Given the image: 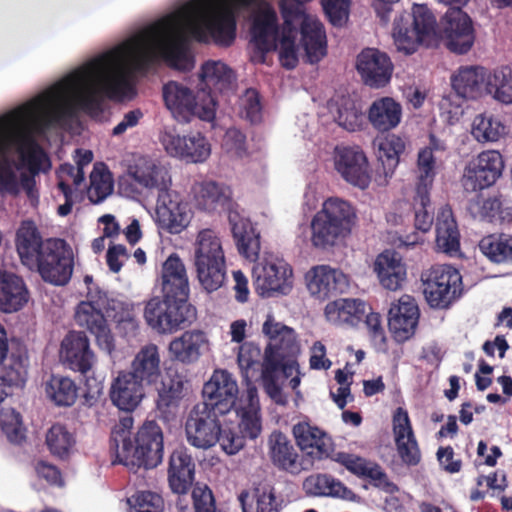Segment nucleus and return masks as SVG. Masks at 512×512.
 I'll return each instance as SVG.
<instances>
[{
	"mask_svg": "<svg viewBox=\"0 0 512 512\" xmlns=\"http://www.w3.org/2000/svg\"><path fill=\"white\" fill-rule=\"evenodd\" d=\"M356 211L350 202L339 197H329L311 221V242L316 248L326 249L337 245L352 231Z\"/></svg>",
	"mask_w": 512,
	"mask_h": 512,
	"instance_id": "nucleus-5",
	"label": "nucleus"
},
{
	"mask_svg": "<svg viewBox=\"0 0 512 512\" xmlns=\"http://www.w3.org/2000/svg\"><path fill=\"white\" fill-rule=\"evenodd\" d=\"M261 272L257 276V282L262 289V293L267 296H272L278 292L287 294L292 288L293 270L291 266L284 260V258H263Z\"/></svg>",
	"mask_w": 512,
	"mask_h": 512,
	"instance_id": "nucleus-26",
	"label": "nucleus"
},
{
	"mask_svg": "<svg viewBox=\"0 0 512 512\" xmlns=\"http://www.w3.org/2000/svg\"><path fill=\"white\" fill-rule=\"evenodd\" d=\"M486 90L501 103L512 104V68L502 66L487 78Z\"/></svg>",
	"mask_w": 512,
	"mask_h": 512,
	"instance_id": "nucleus-55",
	"label": "nucleus"
},
{
	"mask_svg": "<svg viewBox=\"0 0 512 512\" xmlns=\"http://www.w3.org/2000/svg\"><path fill=\"white\" fill-rule=\"evenodd\" d=\"M502 203L497 197L487 199L476 195L468 204V210L474 218L493 222L500 217Z\"/></svg>",
	"mask_w": 512,
	"mask_h": 512,
	"instance_id": "nucleus-59",
	"label": "nucleus"
},
{
	"mask_svg": "<svg viewBox=\"0 0 512 512\" xmlns=\"http://www.w3.org/2000/svg\"><path fill=\"white\" fill-rule=\"evenodd\" d=\"M161 279L163 296L146 303L144 319L159 334H171L189 326L196 318V309L188 302L189 281L181 258H166Z\"/></svg>",
	"mask_w": 512,
	"mask_h": 512,
	"instance_id": "nucleus-3",
	"label": "nucleus"
},
{
	"mask_svg": "<svg viewBox=\"0 0 512 512\" xmlns=\"http://www.w3.org/2000/svg\"><path fill=\"white\" fill-rule=\"evenodd\" d=\"M127 372L145 386L155 385L161 377V358L158 346L149 343L141 347Z\"/></svg>",
	"mask_w": 512,
	"mask_h": 512,
	"instance_id": "nucleus-32",
	"label": "nucleus"
},
{
	"mask_svg": "<svg viewBox=\"0 0 512 512\" xmlns=\"http://www.w3.org/2000/svg\"><path fill=\"white\" fill-rule=\"evenodd\" d=\"M0 427L12 443H21L25 438L21 414L13 408H1Z\"/></svg>",
	"mask_w": 512,
	"mask_h": 512,
	"instance_id": "nucleus-58",
	"label": "nucleus"
},
{
	"mask_svg": "<svg viewBox=\"0 0 512 512\" xmlns=\"http://www.w3.org/2000/svg\"><path fill=\"white\" fill-rule=\"evenodd\" d=\"M334 461L357 477L368 479L375 488L390 494L398 491L397 485L389 480L387 473L376 462L346 452H337Z\"/></svg>",
	"mask_w": 512,
	"mask_h": 512,
	"instance_id": "nucleus-22",
	"label": "nucleus"
},
{
	"mask_svg": "<svg viewBox=\"0 0 512 512\" xmlns=\"http://www.w3.org/2000/svg\"><path fill=\"white\" fill-rule=\"evenodd\" d=\"M303 489L308 495L346 497L350 490L339 480L327 474H313L303 481Z\"/></svg>",
	"mask_w": 512,
	"mask_h": 512,
	"instance_id": "nucleus-51",
	"label": "nucleus"
},
{
	"mask_svg": "<svg viewBox=\"0 0 512 512\" xmlns=\"http://www.w3.org/2000/svg\"><path fill=\"white\" fill-rule=\"evenodd\" d=\"M356 68L363 82L372 88L386 86L390 82L393 72L390 57L376 48L362 50L357 56Z\"/></svg>",
	"mask_w": 512,
	"mask_h": 512,
	"instance_id": "nucleus-21",
	"label": "nucleus"
},
{
	"mask_svg": "<svg viewBox=\"0 0 512 512\" xmlns=\"http://www.w3.org/2000/svg\"><path fill=\"white\" fill-rule=\"evenodd\" d=\"M267 445L270 461L279 471L296 476L312 470L309 458L300 454L297 445L280 430L269 435Z\"/></svg>",
	"mask_w": 512,
	"mask_h": 512,
	"instance_id": "nucleus-14",
	"label": "nucleus"
},
{
	"mask_svg": "<svg viewBox=\"0 0 512 512\" xmlns=\"http://www.w3.org/2000/svg\"><path fill=\"white\" fill-rule=\"evenodd\" d=\"M292 435L299 450L309 458L312 468L316 461L326 459L334 461L335 444L324 429L309 421H300L293 425Z\"/></svg>",
	"mask_w": 512,
	"mask_h": 512,
	"instance_id": "nucleus-12",
	"label": "nucleus"
},
{
	"mask_svg": "<svg viewBox=\"0 0 512 512\" xmlns=\"http://www.w3.org/2000/svg\"><path fill=\"white\" fill-rule=\"evenodd\" d=\"M186 143L183 145V154H179V158L187 159L194 163L204 162L211 153L210 144L201 134L196 133L186 137Z\"/></svg>",
	"mask_w": 512,
	"mask_h": 512,
	"instance_id": "nucleus-60",
	"label": "nucleus"
},
{
	"mask_svg": "<svg viewBox=\"0 0 512 512\" xmlns=\"http://www.w3.org/2000/svg\"><path fill=\"white\" fill-rule=\"evenodd\" d=\"M437 155H432L430 149H420L416 162V191L421 201L427 202V192H430L436 176Z\"/></svg>",
	"mask_w": 512,
	"mask_h": 512,
	"instance_id": "nucleus-48",
	"label": "nucleus"
},
{
	"mask_svg": "<svg viewBox=\"0 0 512 512\" xmlns=\"http://www.w3.org/2000/svg\"><path fill=\"white\" fill-rule=\"evenodd\" d=\"M0 404L13 394V388H22L27 380L28 356L25 352L12 351L0 360Z\"/></svg>",
	"mask_w": 512,
	"mask_h": 512,
	"instance_id": "nucleus-27",
	"label": "nucleus"
},
{
	"mask_svg": "<svg viewBox=\"0 0 512 512\" xmlns=\"http://www.w3.org/2000/svg\"><path fill=\"white\" fill-rule=\"evenodd\" d=\"M43 281L54 286H65L71 279L74 258H35Z\"/></svg>",
	"mask_w": 512,
	"mask_h": 512,
	"instance_id": "nucleus-45",
	"label": "nucleus"
},
{
	"mask_svg": "<svg viewBox=\"0 0 512 512\" xmlns=\"http://www.w3.org/2000/svg\"><path fill=\"white\" fill-rule=\"evenodd\" d=\"M113 190V181L110 171L104 163H96L90 174L88 198L94 203L102 202Z\"/></svg>",
	"mask_w": 512,
	"mask_h": 512,
	"instance_id": "nucleus-56",
	"label": "nucleus"
},
{
	"mask_svg": "<svg viewBox=\"0 0 512 512\" xmlns=\"http://www.w3.org/2000/svg\"><path fill=\"white\" fill-rule=\"evenodd\" d=\"M367 305L360 299L340 298L329 302L324 310L328 322L333 325L357 326L366 314Z\"/></svg>",
	"mask_w": 512,
	"mask_h": 512,
	"instance_id": "nucleus-37",
	"label": "nucleus"
},
{
	"mask_svg": "<svg viewBox=\"0 0 512 512\" xmlns=\"http://www.w3.org/2000/svg\"><path fill=\"white\" fill-rule=\"evenodd\" d=\"M70 93H76L78 104L85 113L99 115L103 112L106 96L85 64L31 101L0 117L1 193H19L18 177L6 156L12 146L18 148L16 135L27 131L28 124H33L37 132L61 125L72 115L71 107L65 103Z\"/></svg>",
	"mask_w": 512,
	"mask_h": 512,
	"instance_id": "nucleus-2",
	"label": "nucleus"
},
{
	"mask_svg": "<svg viewBox=\"0 0 512 512\" xmlns=\"http://www.w3.org/2000/svg\"><path fill=\"white\" fill-rule=\"evenodd\" d=\"M208 345L206 334L201 330H188L171 340L168 352L172 361L190 365L198 361Z\"/></svg>",
	"mask_w": 512,
	"mask_h": 512,
	"instance_id": "nucleus-33",
	"label": "nucleus"
},
{
	"mask_svg": "<svg viewBox=\"0 0 512 512\" xmlns=\"http://www.w3.org/2000/svg\"><path fill=\"white\" fill-rule=\"evenodd\" d=\"M487 79L481 67H460L451 77V85L455 93L464 99H476L486 88Z\"/></svg>",
	"mask_w": 512,
	"mask_h": 512,
	"instance_id": "nucleus-40",
	"label": "nucleus"
},
{
	"mask_svg": "<svg viewBox=\"0 0 512 512\" xmlns=\"http://www.w3.org/2000/svg\"><path fill=\"white\" fill-rule=\"evenodd\" d=\"M402 119V106L392 97H381L372 102L368 109V120L378 132L395 129Z\"/></svg>",
	"mask_w": 512,
	"mask_h": 512,
	"instance_id": "nucleus-38",
	"label": "nucleus"
},
{
	"mask_svg": "<svg viewBox=\"0 0 512 512\" xmlns=\"http://www.w3.org/2000/svg\"><path fill=\"white\" fill-rule=\"evenodd\" d=\"M293 15H299L297 11H290L288 9L282 10V18L284 20L281 37L278 41L280 43L279 57L283 67L293 69L298 64L297 49L295 44L296 30L291 28V21Z\"/></svg>",
	"mask_w": 512,
	"mask_h": 512,
	"instance_id": "nucleus-49",
	"label": "nucleus"
},
{
	"mask_svg": "<svg viewBox=\"0 0 512 512\" xmlns=\"http://www.w3.org/2000/svg\"><path fill=\"white\" fill-rule=\"evenodd\" d=\"M195 256H224L221 240L214 230L199 231L196 238Z\"/></svg>",
	"mask_w": 512,
	"mask_h": 512,
	"instance_id": "nucleus-63",
	"label": "nucleus"
},
{
	"mask_svg": "<svg viewBox=\"0 0 512 512\" xmlns=\"http://www.w3.org/2000/svg\"><path fill=\"white\" fill-rule=\"evenodd\" d=\"M503 169V157L498 151H483L465 167L462 185L467 192L483 190L495 184Z\"/></svg>",
	"mask_w": 512,
	"mask_h": 512,
	"instance_id": "nucleus-13",
	"label": "nucleus"
},
{
	"mask_svg": "<svg viewBox=\"0 0 512 512\" xmlns=\"http://www.w3.org/2000/svg\"><path fill=\"white\" fill-rule=\"evenodd\" d=\"M48 398L57 406H71L78 396L75 382L64 376L52 375L45 385Z\"/></svg>",
	"mask_w": 512,
	"mask_h": 512,
	"instance_id": "nucleus-53",
	"label": "nucleus"
},
{
	"mask_svg": "<svg viewBox=\"0 0 512 512\" xmlns=\"http://www.w3.org/2000/svg\"><path fill=\"white\" fill-rule=\"evenodd\" d=\"M87 300L78 304L75 312L76 324L95 337L98 347L108 354L115 350V340L107 320L102 313L111 299L98 285L89 286Z\"/></svg>",
	"mask_w": 512,
	"mask_h": 512,
	"instance_id": "nucleus-8",
	"label": "nucleus"
},
{
	"mask_svg": "<svg viewBox=\"0 0 512 512\" xmlns=\"http://www.w3.org/2000/svg\"><path fill=\"white\" fill-rule=\"evenodd\" d=\"M232 235L241 256H259L260 234L252 224L240 219L232 224Z\"/></svg>",
	"mask_w": 512,
	"mask_h": 512,
	"instance_id": "nucleus-52",
	"label": "nucleus"
},
{
	"mask_svg": "<svg viewBox=\"0 0 512 512\" xmlns=\"http://www.w3.org/2000/svg\"><path fill=\"white\" fill-rule=\"evenodd\" d=\"M305 279L310 294L320 300L343 293L349 286L346 274L325 265L311 268Z\"/></svg>",
	"mask_w": 512,
	"mask_h": 512,
	"instance_id": "nucleus-23",
	"label": "nucleus"
},
{
	"mask_svg": "<svg viewBox=\"0 0 512 512\" xmlns=\"http://www.w3.org/2000/svg\"><path fill=\"white\" fill-rule=\"evenodd\" d=\"M195 478V463L184 446L173 450L169 457L168 482L171 490L185 494L191 488Z\"/></svg>",
	"mask_w": 512,
	"mask_h": 512,
	"instance_id": "nucleus-30",
	"label": "nucleus"
},
{
	"mask_svg": "<svg viewBox=\"0 0 512 512\" xmlns=\"http://www.w3.org/2000/svg\"><path fill=\"white\" fill-rule=\"evenodd\" d=\"M374 270L380 284L388 290L396 291L406 280V265L402 258H376Z\"/></svg>",
	"mask_w": 512,
	"mask_h": 512,
	"instance_id": "nucleus-47",
	"label": "nucleus"
},
{
	"mask_svg": "<svg viewBox=\"0 0 512 512\" xmlns=\"http://www.w3.org/2000/svg\"><path fill=\"white\" fill-rule=\"evenodd\" d=\"M60 358L69 369L86 374L96 362V355L90 347V341L82 331H69L63 338Z\"/></svg>",
	"mask_w": 512,
	"mask_h": 512,
	"instance_id": "nucleus-20",
	"label": "nucleus"
},
{
	"mask_svg": "<svg viewBox=\"0 0 512 512\" xmlns=\"http://www.w3.org/2000/svg\"><path fill=\"white\" fill-rule=\"evenodd\" d=\"M144 387L127 370L120 371L111 384L110 399L120 410L133 411L145 396Z\"/></svg>",
	"mask_w": 512,
	"mask_h": 512,
	"instance_id": "nucleus-31",
	"label": "nucleus"
},
{
	"mask_svg": "<svg viewBox=\"0 0 512 512\" xmlns=\"http://www.w3.org/2000/svg\"><path fill=\"white\" fill-rule=\"evenodd\" d=\"M505 133V126L493 116L478 115L473 121L472 134L479 142H494Z\"/></svg>",
	"mask_w": 512,
	"mask_h": 512,
	"instance_id": "nucleus-57",
	"label": "nucleus"
},
{
	"mask_svg": "<svg viewBox=\"0 0 512 512\" xmlns=\"http://www.w3.org/2000/svg\"><path fill=\"white\" fill-rule=\"evenodd\" d=\"M437 22L426 5L416 4L412 14H402L394 22L393 37L399 51L412 54L420 43L436 34Z\"/></svg>",
	"mask_w": 512,
	"mask_h": 512,
	"instance_id": "nucleus-9",
	"label": "nucleus"
},
{
	"mask_svg": "<svg viewBox=\"0 0 512 512\" xmlns=\"http://www.w3.org/2000/svg\"><path fill=\"white\" fill-rule=\"evenodd\" d=\"M116 447V460L125 466L152 469L163 459V433L155 421H146L138 429L134 443L130 438H122L121 446L113 440Z\"/></svg>",
	"mask_w": 512,
	"mask_h": 512,
	"instance_id": "nucleus-6",
	"label": "nucleus"
},
{
	"mask_svg": "<svg viewBox=\"0 0 512 512\" xmlns=\"http://www.w3.org/2000/svg\"><path fill=\"white\" fill-rule=\"evenodd\" d=\"M420 309L414 297L404 294L393 302L388 311V327L397 343L410 340L416 332Z\"/></svg>",
	"mask_w": 512,
	"mask_h": 512,
	"instance_id": "nucleus-18",
	"label": "nucleus"
},
{
	"mask_svg": "<svg viewBox=\"0 0 512 512\" xmlns=\"http://www.w3.org/2000/svg\"><path fill=\"white\" fill-rule=\"evenodd\" d=\"M437 252L451 254L460 250V233L449 205L442 206L436 218Z\"/></svg>",
	"mask_w": 512,
	"mask_h": 512,
	"instance_id": "nucleus-39",
	"label": "nucleus"
},
{
	"mask_svg": "<svg viewBox=\"0 0 512 512\" xmlns=\"http://www.w3.org/2000/svg\"><path fill=\"white\" fill-rule=\"evenodd\" d=\"M15 243L18 256H43V240L32 220L22 221L16 232Z\"/></svg>",
	"mask_w": 512,
	"mask_h": 512,
	"instance_id": "nucleus-50",
	"label": "nucleus"
},
{
	"mask_svg": "<svg viewBox=\"0 0 512 512\" xmlns=\"http://www.w3.org/2000/svg\"><path fill=\"white\" fill-rule=\"evenodd\" d=\"M257 0H190L121 45L86 64L107 98L121 99L131 84L122 72L124 62L134 70L146 72L160 58L171 67L190 70L186 33L200 43L229 47L236 38L235 8H246Z\"/></svg>",
	"mask_w": 512,
	"mask_h": 512,
	"instance_id": "nucleus-1",
	"label": "nucleus"
},
{
	"mask_svg": "<svg viewBox=\"0 0 512 512\" xmlns=\"http://www.w3.org/2000/svg\"><path fill=\"white\" fill-rule=\"evenodd\" d=\"M191 220V211L181 195L172 190L158 194L156 203V224L170 233L179 234L187 228Z\"/></svg>",
	"mask_w": 512,
	"mask_h": 512,
	"instance_id": "nucleus-17",
	"label": "nucleus"
},
{
	"mask_svg": "<svg viewBox=\"0 0 512 512\" xmlns=\"http://www.w3.org/2000/svg\"><path fill=\"white\" fill-rule=\"evenodd\" d=\"M186 377L177 371H168L158 389L157 409L165 418L174 413L185 396Z\"/></svg>",
	"mask_w": 512,
	"mask_h": 512,
	"instance_id": "nucleus-36",
	"label": "nucleus"
},
{
	"mask_svg": "<svg viewBox=\"0 0 512 512\" xmlns=\"http://www.w3.org/2000/svg\"><path fill=\"white\" fill-rule=\"evenodd\" d=\"M198 280L205 291L212 293L227 279L225 258H196Z\"/></svg>",
	"mask_w": 512,
	"mask_h": 512,
	"instance_id": "nucleus-44",
	"label": "nucleus"
},
{
	"mask_svg": "<svg viewBox=\"0 0 512 512\" xmlns=\"http://www.w3.org/2000/svg\"><path fill=\"white\" fill-rule=\"evenodd\" d=\"M163 100L166 107L175 117L185 120L198 113V105L193 91L187 86L169 81L162 89Z\"/></svg>",
	"mask_w": 512,
	"mask_h": 512,
	"instance_id": "nucleus-35",
	"label": "nucleus"
},
{
	"mask_svg": "<svg viewBox=\"0 0 512 512\" xmlns=\"http://www.w3.org/2000/svg\"><path fill=\"white\" fill-rule=\"evenodd\" d=\"M239 432L248 439L258 438L262 432V418L257 389H247V403L237 410Z\"/></svg>",
	"mask_w": 512,
	"mask_h": 512,
	"instance_id": "nucleus-42",
	"label": "nucleus"
},
{
	"mask_svg": "<svg viewBox=\"0 0 512 512\" xmlns=\"http://www.w3.org/2000/svg\"><path fill=\"white\" fill-rule=\"evenodd\" d=\"M420 280L424 298L433 309L447 310L462 297V275L451 265H436L423 270Z\"/></svg>",
	"mask_w": 512,
	"mask_h": 512,
	"instance_id": "nucleus-7",
	"label": "nucleus"
},
{
	"mask_svg": "<svg viewBox=\"0 0 512 512\" xmlns=\"http://www.w3.org/2000/svg\"><path fill=\"white\" fill-rule=\"evenodd\" d=\"M335 170L349 184L362 190L371 182L366 154L359 146H337L334 152Z\"/></svg>",
	"mask_w": 512,
	"mask_h": 512,
	"instance_id": "nucleus-16",
	"label": "nucleus"
},
{
	"mask_svg": "<svg viewBox=\"0 0 512 512\" xmlns=\"http://www.w3.org/2000/svg\"><path fill=\"white\" fill-rule=\"evenodd\" d=\"M374 145L377 147V159L382 165L385 177L392 176L399 164L400 155L405 150L404 140L395 134H388L377 137Z\"/></svg>",
	"mask_w": 512,
	"mask_h": 512,
	"instance_id": "nucleus-46",
	"label": "nucleus"
},
{
	"mask_svg": "<svg viewBox=\"0 0 512 512\" xmlns=\"http://www.w3.org/2000/svg\"><path fill=\"white\" fill-rule=\"evenodd\" d=\"M393 431L397 451L402 461L409 466H416L421 460L420 449L408 413L401 407L397 408L393 415Z\"/></svg>",
	"mask_w": 512,
	"mask_h": 512,
	"instance_id": "nucleus-29",
	"label": "nucleus"
},
{
	"mask_svg": "<svg viewBox=\"0 0 512 512\" xmlns=\"http://www.w3.org/2000/svg\"><path fill=\"white\" fill-rule=\"evenodd\" d=\"M129 175L141 187L156 189L158 194L172 191L168 169L148 157H139L135 164L129 167Z\"/></svg>",
	"mask_w": 512,
	"mask_h": 512,
	"instance_id": "nucleus-28",
	"label": "nucleus"
},
{
	"mask_svg": "<svg viewBox=\"0 0 512 512\" xmlns=\"http://www.w3.org/2000/svg\"><path fill=\"white\" fill-rule=\"evenodd\" d=\"M30 299V292L22 277L8 271H0V311L18 312Z\"/></svg>",
	"mask_w": 512,
	"mask_h": 512,
	"instance_id": "nucleus-34",
	"label": "nucleus"
},
{
	"mask_svg": "<svg viewBox=\"0 0 512 512\" xmlns=\"http://www.w3.org/2000/svg\"><path fill=\"white\" fill-rule=\"evenodd\" d=\"M200 80L211 93H226L233 88L235 74L221 61H207L201 67Z\"/></svg>",
	"mask_w": 512,
	"mask_h": 512,
	"instance_id": "nucleus-43",
	"label": "nucleus"
},
{
	"mask_svg": "<svg viewBox=\"0 0 512 512\" xmlns=\"http://www.w3.org/2000/svg\"><path fill=\"white\" fill-rule=\"evenodd\" d=\"M45 442L52 455L65 459L73 450L76 438L65 425L56 423L48 429Z\"/></svg>",
	"mask_w": 512,
	"mask_h": 512,
	"instance_id": "nucleus-54",
	"label": "nucleus"
},
{
	"mask_svg": "<svg viewBox=\"0 0 512 512\" xmlns=\"http://www.w3.org/2000/svg\"><path fill=\"white\" fill-rule=\"evenodd\" d=\"M262 332L269 338L262 364V381L267 394L277 404H283L282 389L278 384L279 376L289 378L297 371L296 356L299 347L295 331L287 325L275 321L269 314L263 323Z\"/></svg>",
	"mask_w": 512,
	"mask_h": 512,
	"instance_id": "nucleus-4",
	"label": "nucleus"
},
{
	"mask_svg": "<svg viewBox=\"0 0 512 512\" xmlns=\"http://www.w3.org/2000/svg\"><path fill=\"white\" fill-rule=\"evenodd\" d=\"M238 385L227 370H215L210 380L203 386V401L220 413H229L234 408L238 396Z\"/></svg>",
	"mask_w": 512,
	"mask_h": 512,
	"instance_id": "nucleus-19",
	"label": "nucleus"
},
{
	"mask_svg": "<svg viewBox=\"0 0 512 512\" xmlns=\"http://www.w3.org/2000/svg\"><path fill=\"white\" fill-rule=\"evenodd\" d=\"M442 37L449 51L466 54L475 42L471 18L460 7H450L442 19Z\"/></svg>",
	"mask_w": 512,
	"mask_h": 512,
	"instance_id": "nucleus-15",
	"label": "nucleus"
},
{
	"mask_svg": "<svg viewBox=\"0 0 512 512\" xmlns=\"http://www.w3.org/2000/svg\"><path fill=\"white\" fill-rule=\"evenodd\" d=\"M32 130H34L33 124H28L27 131H20L16 135L21 165L28 170V173L22 172L20 174L19 188H23L30 198L34 195L35 177L41 172L49 171L51 168L49 156L35 140Z\"/></svg>",
	"mask_w": 512,
	"mask_h": 512,
	"instance_id": "nucleus-10",
	"label": "nucleus"
},
{
	"mask_svg": "<svg viewBox=\"0 0 512 512\" xmlns=\"http://www.w3.org/2000/svg\"><path fill=\"white\" fill-rule=\"evenodd\" d=\"M220 413L207 404L197 403L189 412L185 422L187 442L198 449L207 450L219 441L221 422Z\"/></svg>",
	"mask_w": 512,
	"mask_h": 512,
	"instance_id": "nucleus-11",
	"label": "nucleus"
},
{
	"mask_svg": "<svg viewBox=\"0 0 512 512\" xmlns=\"http://www.w3.org/2000/svg\"><path fill=\"white\" fill-rule=\"evenodd\" d=\"M130 512H164L162 497L151 491L137 492L128 499Z\"/></svg>",
	"mask_w": 512,
	"mask_h": 512,
	"instance_id": "nucleus-62",
	"label": "nucleus"
},
{
	"mask_svg": "<svg viewBox=\"0 0 512 512\" xmlns=\"http://www.w3.org/2000/svg\"><path fill=\"white\" fill-rule=\"evenodd\" d=\"M198 210L207 213L231 212L235 206L230 187L215 181H202L193 187Z\"/></svg>",
	"mask_w": 512,
	"mask_h": 512,
	"instance_id": "nucleus-24",
	"label": "nucleus"
},
{
	"mask_svg": "<svg viewBox=\"0 0 512 512\" xmlns=\"http://www.w3.org/2000/svg\"><path fill=\"white\" fill-rule=\"evenodd\" d=\"M261 359V349L253 342H244L239 347L237 355L238 366L241 370L242 376L249 379L250 370L259 366Z\"/></svg>",
	"mask_w": 512,
	"mask_h": 512,
	"instance_id": "nucleus-64",
	"label": "nucleus"
},
{
	"mask_svg": "<svg viewBox=\"0 0 512 512\" xmlns=\"http://www.w3.org/2000/svg\"><path fill=\"white\" fill-rule=\"evenodd\" d=\"M479 249L484 256H512V236L507 234H490L479 242Z\"/></svg>",
	"mask_w": 512,
	"mask_h": 512,
	"instance_id": "nucleus-61",
	"label": "nucleus"
},
{
	"mask_svg": "<svg viewBox=\"0 0 512 512\" xmlns=\"http://www.w3.org/2000/svg\"><path fill=\"white\" fill-rule=\"evenodd\" d=\"M329 110L335 122L345 130L355 132L362 129L364 114L349 95L333 98L329 103Z\"/></svg>",
	"mask_w": 512,
	"mask_h": 512,
	"instance_id": "nucleus-41",
	"label": "nucleus"
},
{
	"mask_svg": "<svg viewBox=\"0 0 512 512\" xmlns=\"http://www.w3.org/2000/svg\"><path fill=\"white\" fill-rule=\"evenodd\" d=\"M250 33L251 42L262 56L276 50L280 37L275 10L270 7L260 10L253 18Z\"/></svg>",
	"mask_w": 512,
	"mask_h": 512,
	"instance_id": "nucleus-25",
	"label": "nucleus"
}]
</instances>
